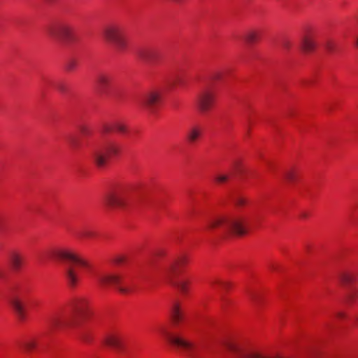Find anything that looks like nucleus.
<instances>
[{"label":"nucleus","mask_w":358,"mask_h":358,"mask_svg":"<svg viewBox=\"0 0 358 358\" xmlns=\"http://www.w3.org/2000/svg\"><path fill=\"white\" fill-rule=\"evenodd\" d=\"M207 228L208 229L219 228L223 232L231 236H243L247 232L243 220L229 213L216 215L208 221Z\"/></svg>","instance_id":"nucleus-1"},{"label":"nucleus","mask_w":358,"mask_h":358,"mask_svg":"<svg viewBox=\"0 0 358 358\" xmlns=\"http://www.w3.org/2000/svg\"><path fill=\"white\" fill-rule=\"evenodd\" d=\"M55 255L57 258L66 262L64 274L69 285L75 287L78 282V268L87 267V262L78 255L68 250H58Z\"/></svg>","instance_id":"nucleus-2"},{"label":"nucleus","mask_w":358,"mask_h":358,"mask_svg":"<svg viewBox=\"0 0 358 358\" xmlns=\"http://www.w3.org/2000/svg\"><path fill=\"white\" fill-rule=\"evenodd\" d=\"M103 36L117 52L124 51L128 45L127 38L123 29L119 25L106 27L103 31Z\"/></svg>","instance_id":"nucleus-3"},{"label":"nucleus","mask_w":358,"mask_h":358,"mask_svg":"<svg viewBox=\"0 0 358 358\" xmlns=\"http://www.w3.org/2000/svg\"><path fill=\"white\" fill-rule=\"evenodd\" d=\"M185 262V257H180L176 262L171 263L164 271V278L168 283L178 289L184 295H187L189 291V281L176 279L179 266Z\"/></svg>","instance_id":"nucleus-4"},{"label":"nucleus","mask_w":358,"mask_h":358,"mask_svg":"<svg viewBox=\"0 0 358 358\" xmlns=\"http://www.w3.org/2000/svg\"><path fill=\"white\" fill-rule=\"evenodd\" d=\"M119 146L113 142L107 143L103 147L95 148L91 152V158L93 163L98 168H103L107 164L110 156L117 155Z\"/></svg>","instance_id":"nucleus-5"},{"label":"nucleus","mask_w":358,"mask_h":358,"mask_svg":"<svg viewBox=\"0 0 358 358\" xmlns=\"http://www.w3.org/2000/svg\"><path fill=\"white\" fill-rule=\"evenodd\" d=\"M159 332L169 342L182 348L189 357L199 358L197 355V348L192 342L183 338L171 334L164 327L160 328Z\"/></svg>","instance_id":"nucleus-6"},{"label":"nucleus","mask_w":358,"mask_h":358,"mask_svg":"<svg viewBox=\"0 0 358 358\" xmlns=\"http://www.w3.org/2000/svg\"><path fill=\"white\" fill-rule=\"evenodd\" d=\"M98 282L102 285H113L122 294L131 292L129 287L123 285L122 277L117 273H104L97 277Z\"/></svg>","instance_id":"nucleus-7"},{"label":"nucleus","mask_w":358,"mask_h":358,"mask_svg":"<svg viewBox=\"0 0 358 358\" xmlns=\"http://www.w3.org/2000/svg\"><path fill=\"white\" fill-rule=\"evenodd\" d=\"M73 320L62 313L52 315L48 320V327L53 332L64 331L73 324Z\"/></svg>","instance_id":"nucleus-8"},{"label":"nucleus","mask_w":358,"mask_h":358,"mask_svg":"<svg viewBox=\"0 0 358 358\" xmlns=\"http://www.w3.org/2000/svg\"><path fill=\"white\" fill-rule=\"evenodd\" d=\"M48 36L55 40H64L71 36V28L66 23H57L50 26L47 29Z\"/></svg>","instance_id":"nucleus-9"},{"label":"nucleus","mask_w":358,"mask_h":358,"mask_svg":"<svg viewBox=\"0 0 358 358\" xmlns=\"http://www.w3.org/2000/svg\"><path fill=\"white\" fill-rule=\"evenodd\" d=\"M126 201L127 192L122 189L108 192L103 199L104 203L110 207H124Z\"/></svg>","instance_id":"nucleus-10"},{"label":"nucleus","mask_w":358,"mask_h":358,"mask_svg":"<svg viewBox=\"0 0 358 358\" xmlns=\"http://www.w3.org/2000/svg\"><path fill=\"white\" fill-rule=\"evenodd\" d=\"M215 102V94L213 92L206 90L201 92L196 97V105L198 110L205 113L210 110Z\"/></svg>","instance_id":"nucleus-11"},{"label":"nucleus","mask_w":358,"mask_h":358,"mask_svg":"<svg viewBox=\"0 0 358 358\" xmlns=\"http://www.w3.org/2000/svg\"><path fill=\"white\" fill-rule=\"evenodd\" d=\"M75 317L84 319L89 313L88 301L84 298H78L71 304Z\"/></svg>","instance_id":"nucleus-12"},{"label":"nucleus","mask_w":358,"mask_h":358,"mask_svg":"<svg viewBox=\"0 0 358 358\" xmlns=\"http://www.w3.org/2000/svg\"><path fill=\"white\" fill-rule=\"evenodd\" d=\"M115 130L117 132L126 134L129 129L127 124L122 120H116L113 122H105L101 127L103 133H110Z\"/></svg>","instance_id":"nucleus-13"},{"label":"nucleus","mask_w":358,"mask_h":358,"mask_svg":"<svg viewBox=\"0 0 358 358\" xmlns=\"http://www.w3.org/2000/svg\"><path fill=\"white\" fill-rule=\"evenodd\" d=\"M161 99V94L158 92H151L143 96L140 100L139 103L145 107L152 108L158 103Z\"/></svg>","instance_id":"nucleus-14"},{"label":"nucleus","mask_w":358,"mask_h":358,"mask_svg":"<svg viewBox=\"0 0 358 358\" xmlns=\"http://www.w3.org/2000/svg\"><path fill=\"white\" fill-rule=\"evenodd\" d=\"M113 76L108 73H101L97 77V87L101 93H106L112 86Z\"/></svg>","instance_id":"nucleus-15"},{"label":"nucleus","mask_w":358,"mask_h":358,"mask_svg":"<svg viewBox=\"0 0 358 358\" xmlns=\"http://www.w3.org/2000/svg\"><path fill=\"white\" fill-rule=\"evenodd\" d=\"M106 345L117 350H120L123 348V337L118 334H110L104 339Z\"/></svg>","instance_id":"nucleus-16"},{"label":"nucleus","mask_w":358,"mask_h":358,"mask_svg":"<svg viewBox=\"0 0 358 358\" xmlns=\"http://www.w3.org/2000/svg\"><path fill=\"white\" fill-rule=\"evenodd\" d=\"M9 302L17 317L20 320H23L25 318V312L24 304L21 299L16 296H13L10 298Z\"/></svg>","instance_id":"nucleus-17"},{"label":"nucleus","mask_w":358,"mask_h":358,"mask_svg":"<svg viewBox=\"0 0 358 358\" xmlns=\"http://www.w3.org/2000/svg\"><path fill=\"white\" fill-rule=\"evenodd\" d=\"M316 47L314 37L310 34L304 35L301 40V48L305 52H312Z\"/></svg>","instance_id":"nucleus-18"},{"label":"nucleus","mask_w":358,"mask_h":358,"mask_svg":"<svg viewBox=\"0 0 358 358\" xmlns=\"http://www.w3.org/2000/svg\"><path fill=\"white\" fill-rule=\"evenodd\" d=\"M170 315L173 322L176 324H178L184 319V314L178 303H174L172 305L170 310Z\"/></svg>","instance_id":"nucleus-19"},{"label":"nucleus","mask_w":358,"mask_h":358,"mask_svg":"<svg viewBox=\"0 0 358 358\" xmlns=\"http://www.w3.org/2000/svg\"><path fill=\"white\" fill-rule=\"evenodd\" d=\"M10 262L14 270L18 271L22 266L23 257L17 252H13L10 255Z\"/></svg>","instance_id":"nucleus-20"},{"label":"nucleus","mask_w":358,"mask_h":358,"mask_svg":"<svg viewBox=\"0 0 358 358\" xmlns=\"http://www.w3.org/2000/svg\"><path fill=\"white\" fill-rule=\"evenodd\" d=\"M202 134V128L199 126H193L192 127L187 134V140L190 143H194L196 141Z\"/></svg>","instance_id":"nucleus-21"},{"label":"nucleus","mask_w":358,"mask_h":358,"mask_svg":"<svg viewBox=\"0 0 358 358\" xmlns=\"http://www.w3.org/2000/svg\"><path fill=\"white\" fill-rule=\"evenodd\" d=\"M19 346L25 352H30L37 346V341L34 338H27L19 343Z\"/></svg>","instance_id":"nucleus-22"},{"label":"nucleus","mask_w":358,"mask_h":358,"mask_svg":"<svg viewBox=\"0 0 358 358\" xmlns=\"http://www.w3.org/2000/svg\"><path fill=\"white\" fill-rule=\"evenodd\" d=\"M260 34L261 33L259 31L251 29L245 33L244 38L248 43L252 44L258 41L260 38Z\"/></svg>","instance_id":"nucleus-23"},{"label":"nucleus","mask_w":358,"mask_h":358,"mask_svg":"<svg viewBox=\"0 0 358 358\" xmlns=\"http://www.w3.org/2000/svg\"><path fill=\"white\" fill-rule=\"evenodd\" d=\"M138 56L145 62H151L155 57V52L150 49L142 50L138 52Z\"/></svg>","instance_id":"nucleus-24"},{"label":"nucleus","mask_w":358,"mask_h":358,"mask_svg":"<svg viewBox=\"0 0 358 358\" xmlns=\"http://www.w3.org/2000/svg\"><path fill=\"white\" fill-rule=\"evenodd\" d=\"M96 233L91 229H83L78 233V236L83 238H90L95 236Z\"/></svg>","instance_id":"nucleus-25"},{"label":"nucleus","mask_w":358,"mask_h":358,"mask_svg":"<svg viewBox=\"0 0 358 358\" xmlns=\"http://www.w3.org/2000/svg\"><path fill=\"white\" fill-rule=\"evenodd\" d=\"M78 336L80 340H82L83 341H84L85 343H90L92 341L91 334L86 329H83V330L80 331Z\"/></svg>","instance_id":"nucleus-26"},{"label":"nucleus","mask_w":358,"mask_h":358,"mask_svg":"<svg viewBox=\"0 0 358 358\" xmlns=\"http://www.w3.org/2000/svg\"><path fill=\"white\" fill-rule=\"evenodd\" d=\"M354 276L350 273H343L341 276V280L343 283L348 284L353 281Z\"/></svg>","instance_id":"nucleus-27"},{"label":"nucleus","mask_w":358,"mask_h":358,"mask_svg":"<svg viewBox=\"0 0 358 358\" xmlns=\"http://www.w3.org/2000/svg\"><path fill=\"white\" fill-rule=\"evenodd\" d=\"M229 176L226 174L217 175L215 176V180L217 183H223L227 181Z\"/></svg>","instance_id":"nucleus-28"},{"label":"nucleus","mask_w":358,"mask_h":358,"mask_svg":"<svg viewBox=\"0 0 358 358\" xmlns=\"http://www.w3.org/2000/svg\"><path fill=\"white\" fill-rule=\"evenodd\" d=\"M292 45V42L288 38H284L281 42L282 48L285 50H289Z\"/></svg>","instance_id":"nucleus-29"},{"label":"nucleus","mask_w":358,"mask_h":358,"mask_svg":"<svg viewBox=\"0 0 358 358\" xmlns=\"http://www.w3.org/2000/svg\"><path fill=\"white\" fill-rule=\"evenodd\" d=\"M357 295L358 294L355 291L350 292L347 295L346 302L348 303H352L357 298Z\"/></svg>","instance_id":"nucleus-30"},{"label":"nucleus","mask_w":358,"mask_h":358,"mask_svg":"<svg viewBox=\"0 0 358 358\" xmlns=\"http://www.w3.org/2000/svg\"><path fill=\"white\" fill-rule=\"evenodd\" d=\"M286 179L289 182H294L296 179V173L294 171H289L286 173Z\"/></svg>","instance_id":"nucleus-31"},{"label":"nucleus","mask_w":358,"mask_h":358,"mask_svg":"<svg viewBox=\"0 0 358 358\" xmlns=\"http://www.w3.org/2000/svg\"><path fill=\"white\" fill-rule=\"evenodd\" d=\"M80 131L84 136H87V135H90V129L87 126H84V125L80 126Z\"/></svg>","instance_id":"nucleus-32"},{"label":"nucleus","mask_w":358,"mask_h":358,"mask_svg":"<svg viewBox=\"0 0 358 358\" xmlns=\"http://www.w3.org/2000/svg\"><path fill=\"white\" fill-rule=\"evenodd\" d=\"M76 66V62L75 61H70L67 65H66V69L67 70L69 71H71L73 70Z\"/></svg>","instance_id":"nucleus-33"},{"label":"nucleus","mask_w":358,"mask_h":358,"mask_svg":"<svg viewBox=\"0 0 358 358\" xmlns=\"http://www.w3.org/2000/svg\"><path fill=\"white\" fill-rule=\"evenodd\" d=\"M124 261V257L119 255L114 258L113 262L115 264H121Z\"/></svg>","instance_id":"nucleus-34"},{"label":"nucleus","mask_w":358,"mask_h":358,"mask_svg":"<svg viewBox=\"0 0 358 358\" xmlns=\"http://www.w3.org/2000/svg\"><path fill=\"white\" fill-rule=\"evenodd\" d=\"M246 203V201L244 198H242V197H238L236 201V205L238 206H242V205H244L245 203Z\"/></svg>","instance_id":"nucleus-35"},{"label":"nucleus","mask_w":358,"mask_h":358,"mask_svg":"<svg viewBox=\"0 0 358 358\" xmlns=\"http://www.w3.org/2000/svg\"><path fill=\"white\" fill-rule=\"evenodd\" d=\"M57 89L61 92H65V91H66V87H65V86L63 84L58 85H57Z\"/></svg>","instance_id":"nucleus-36"},{"label":"nucleus","mask_w":358,"mask_h":358,"mask_svg":"<svg viewBox=\"0 0 358 358\" xmlns=\"http://www.w3.org/2000/svg\"><path fill=\"white\" fill-rule=\"evenodd\" d=\"M220 77H221V74L220 73H215L213 75V79H215V80H219V79H220Z\"/></svg>","instance_id":"nucleus-37"},{"label":"nucleus","mask_w":358,"mask_h":358,"mask_svg":"<svg viewBox=\"0 0 358 358\" xmlns=\"http://www.w3.org/2000/svg\"><path fill=\"white\" fill-rule=\"evenodd\" d=\"M212 283H218V284H220L221 285H222L223 287H227V283L220 282L219 280H215V281L212 282Z\"/></svg>","instance_id":"nucleus-38"},{"label":"nucleus","mask_w":358,"mask_h":358,"mask_svg":"<svg viewBox=\"0 0 358 358\" xmlns=\"http://www.w3.org/2000/svg\"><path fill=\"white\" fill-rule=\"evenodd\" d=\"M301 217L305 218L307 217V214L306 213H301L300 215Z\"/></svg>","instance_id":"nucleus-39"},{"label":"nucleus","mask_w":358,"mask_h":358,"mask_svg":"<svg viewBox=\"0 0 358 358\" xmlns=\"http://www.w3.org/2000/svg\"><path fill=\"white\" fill-rule=\"evenodd\" d=\"M337 317L341 318V317H344V314L343 313H338L337 314Z\"/></svg>","instance_id":"nucleus-40"},{"label":"nucleus","mask_w":358,"mask_h":358,"mask_svg":"<svg viewBox=\"0 0 358 358\" xmlns=\"http://www.w3.org/2000/svg\"><path fill=\"white\" fill-rule=\"evenodd\" d=\"M327 48L329 50H331V48H331V45H330V43H328L327 44Z\"/></svg>","instance_id":"nucleus-41"},{"label":"nucleus","mask_w":358,"mask_h":358,"mask_svg":"<svg viewBox=\"0 0 358 358\" xmlns=\"http://www.w3.org/2000/svg\"><path fill=\"white\" fill-rule=\"evenodd\" d=\"M271 268L273 269V270H275L276 267L273 265V266H271Z\"/></svg>","instance_id":"nucleus-42"},{"label":"nucleus","mask_w":358,"mask_h":358,"mask_svg":"<svg viewBox=\"0 0 358 358\" xmlns=\"http://www.w3.org/2000/svg\"><path fill=\"white\" fill-rule=\"evenodd\" d=\"M173 1H174L175 2L178 3V2H180L182 0H173Z\"/></svg>","instance_id":"nucleus-43"},{"label":"nucleus","mask_w":358,"mask_h":358,"mask_svg":"<svg viewBox=\"0 0 358 358\" xmlns=\"http://www.w3.org/2000/svg\"><path fill=\"white\" fill-rule=\"evenodd\" d=\"M1 218H0V229H1Z\"/></svg>","instance_id":"nucleus-44"},{"label":"nucleus","mask_w":358,"mask_h":358,"mask_svg":"<svg viewBox=\"0 0 358 358\" xmlns=\"http://www.w3.org/2000/svg\"><path fill=\"white\" fill-rule=\"evenodd\" d=\"M357 45L358 46V38L357 39Z\"/></svg>","instance_id":"nucleus-45"},{"label":"nucleus","mask_w":358,"mask_h":358,"mask_svg":"<svg viewBox=\"0 0 358 358\" xmlns=\"http://www.w3.org/2000/svg\"><path fill=\"white\" fill-rule=\"evenodd\" d=\"M357 320H358V318H357Z\"/></svg>","instance_id":"nucleus-46"}]
</instances>
